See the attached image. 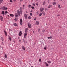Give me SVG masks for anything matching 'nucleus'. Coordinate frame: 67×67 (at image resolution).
<instances>
[{"label":"nucleus","mask_w":67,"mask_h":67,"mask_svg":"<svg viewBox=\"0 0 67 67\" xmlns=\"http://www.w3.org/2000/svg\"><path fill=\"white\" fill-rule=\"evenodd\" d=\"M20 2H22V1H23V0H20Z\"/></svg>","instance_id":"nucleus-44"},{"label":"nucleus","mask_w":67,"mask_h":67,"mask_svg":"<svg viewBox=\"0 0 67 67\" xmlns=\"http://www.w3.org/2000/svg\"><path fill=\"white\" fill-rule=\"evenodd\" d=\"M48 8H50L52 7H53V5H50L48 6Z\"/></svg>","instance_id":"nucleus-11"},{"label":"nucleus","mask_w":67,"mask_h":67,"mask_svg":"<svg viewBox=\"0 0 67 67\" xmlns=\"http://www.w3.org/2000/svg\"><path fill=\"white\" fill-rule=\"evenodd\" d=\"M1 40H2V41H3V37H1Z\"/></svg>","instance_id":"nucleus-30"},{"label":"nucleus","mask_w":67,"mask_h":67,"mask_svg":"<svg viewBox=\"0 0 67 67\" xmlns=\"http://www.w3.org/2000/svg\"><path fill=\"white\" fill-rule=\"evenodd\" d=\"M27 30H28V29H27V28H26L25 29V32H27Z\"/></svg>","instance_id":"nucleus-25"},{"label":"nucleus","mask_w":67,"mask_h":67,"mask_svg":"<svg viewBox=\"0 0 67 67\" xmlns=\"http://www.w3.org/2000/svg\"><path fill=\"white\" fill-rule=\"evenodd\" d=\"M47 10V9L46 8L45 9V11H46Z\"/></svg>","instance_id":"nucleus-51"},{"label":"nucleus","mask_w":67,"mask_h":67,"mask_svg":"<svg viewBox=\"0 0 67 67\" xmlns=\"http://www.w3.org/2000/svg\"><path fill=\"white\" fill-rule=\"evenodd\" d=\"M2 9L3 10H7L8 8L7 7L6 8L5 6H3V7Z\"/></svg>","instance_id":"nucleus-2"},{"label":"nucleus","mask_w":67,"mask_h":67,"mask_svg":"<svg viewBox=\"0 0 67 67\" xmlns=\"http://www.w3.org/2000/svg\"><path fill=\"white\" fill-rule=\"evenodd\" d=\"M17 13H16L15 14V16L16 17H18V15L19 16H20V10H17Z\"/></svg>","instance_id":"nucleus-1"},{"label":"nucleus","mask_w":67,"mask_h":67,"mask_svg":"<svg viewBox=\"0 0 67 67\" xmlns=\"http://www.w3.org/2000/svg\"><path fill=\"white\" fill-rule=\"evenodd\" d=\"M30 15L31 16H32V14L31 13H30Z\"/></svg>","instance_id":"nucleus-46"},{"label":"nucleus","mask_w":67,"mask_h":67,"mask_svg":"<svg viewBox=\"0 0 67 67\" xmlns=\"http://www.w3.org/2000/svg\"><path fill=\"white\" fill-rule=\"evenodd\" d=\"M19 10L20 12L22 11V7H20Z\"/></svg>","instance_id":"nucleus-22"},{"label":"nucleus","mask_w":67,"mask_h":67,"mask_svg":"<svg viewBox=\"0 0 67 67\" xmlns=\"http://www.w3.org/2000/svg\"><path fill=\"white\" fill-rule=\"evenodd\" d=\"M3 31L4 33H5V36H7V32L6 31H5V30H4Z\"/></svg>","instance_id":"nucleus-12"},{"label":"nucleus","mask_w":67,"mask_h":67,"mask_svg":"<svg viewBox=\"0 0 67 67\" xmlns=\"http://www.w3.org/2000/svg\"><path fill=\"white\" fill-rule=\"evenodd\" d=\"M31 12H32V11L31 10Z\"/></svg>","instance_id":"nucleus-62"},{"label":"nucleus","mask_w":67,"mask_h":67,"mask_svg":"<svg viewBox=\"0 0 67 67\" xmlns=\"http://www.w3.org/2000/svg\"><path fill=\"white\" fill-rule=\"evenodd\" d=\"M3 1V0H0V4L1 3H2V2Z\"/></svg>","instance_id":"nucleus-26"},{"label":"nucleus","mask_w":67,"mask_h":67,"mask_svg":"<svg viewBox=\"0 0 67 67\" xmlns=\"http://www.w3.org/2000/svg\"><path fill=\"white\" fill-rule=\"evenodd\" d=\"M10 15L11 17H13L14 16V15L11 14H10Z\"/></svg>","instance_id":"nucleus-14"},{"label":"nucleus","mask_w":67,"mask_h":67,"mask_svg":"<svg viewBox=\"0 0 67 67\" xmlns=\"http://www.w3.org/2000/svg\"><path fill=\"white\" fill-rule=\"evenodd\" d=\"M23 7H25V5H23Z\"/></svg>","instance_id":"nucleus-49"},{"label":"nucleus","mask_w":67,"mask_h":67,"mask_svg":"<svg viewBox=\"0 0 67 67\" xmlns=\"http://www.w3.org/2000/svg\"><path fill=\"white\" fill-rule=\"evenodd\" d=\"M60 1H63V0H60Z\"/></svg>","instance_id":"nucleus-57"},{"label":"nucleus","mask_w":67,"mask_h":67,"mask_svg":"<svg viewBox=\"0 0 67 67\" xmlns=\"http://www.w3.org/2000/svg\"><path fill=\"white\" fill-rule=\"evenodd\" d=\"M23 22V21L22 19H20V24L21 25H22V23Z\"/></svg>","instance_id":"nucleus-7"},{"label":"nucleus","mask_w":67,"mask_h":67,"mask_svg":"<svg viewBox=\"0 0 67 67\" xmlns=\"http://www.w3.org/2000/svg\"><path fill=\"white\" fill-rule=\"evenodd\" d=\"M58 7L59 9H60L61 8V7H60V5L59 4H58Z\"/></svg>","instance_id":"nucleus-18"},{"label":"nucleus","mask_w":67,"mask_h":67,"mask_svg":"<svg viewBox=\"0 0 67 67\" xmlns=\"http://www.w3.org/2000/svg\"><path fill=\"white\" fill-rule=\"evenodd\" d=\"M18 35L19 36H21V35H22V31H20Z\"/></svg>","instance_id":"nucleus-6"},{"label":"nucleus","mask_w":67,"mask_h":67,"mask_svg":"<svg viewBox=\"0 0 67 67\" xmlns=\"http://www.w3.org/2000/svg\"><path fill=\"white\" fill-rule=\"evenodd\" d=\"M51 34H52V32H51Z\"/></svg>","instance_id":"nucleus-58"},{"label":"nucleus","mask_w":67,"mask_h":67,"mask_svg":"<svg viewBox=\"0 0 67 67\" xmlns=\"http://www.w3.org/2000/svg\"><path fill=\"white\" fill-rule=\"evenodd\" d=\"M5 14L8 13V12L7 11H6L5 12Z\"/></svg>","instance_id":"nucleus-35"},{"label":"nucleus","mask_w":67,"mask_h":67,"mask_svg":"<svg viewBox=\"0 0 67 67\" xmlns=\"http://www.w3.org/2000/svg\"><path fill=\"white\" fill-rule=\"evenodd\" d=\"M44 8H41L40 9V12H42V11H43V10H44Z\"/></svg>","instance_id":"nucleus-5"},{"label":"nucleus","mask_w":67,"mask_h":67,"mask_svg":"<svg viewBox=\"0 0 67 67\" xmlns=\"http://www.w3.org/2000/svg\"><path fill=\"white\" fill-rule=\"evenodd\" d=\"M36 0V1H38V0Z\"/></svg>","instance_id":"nucleus-61"},{"label":"nucleus","mask_w":67,"mask_h":67,"mask_svg":"<svg viewBox=\"0 0 67 67\" xmlns=\"http://www.w3.org/2000/svg\"><path fill=\"white\" fill-rule=\"evenodd\" d=\"M7 16H8V17H10V16L8 14L7 15Z\"/></svg>","instance_id":"nucleus-50"},{"label":"nucleus","mask_w":67,"mask_h":67,"mask_svg":"<svg viewBox=\"0 0 67 67\" xmlns=\"http://www.w3.org/2000/svg\"><path fill=\"white\" fill-rule=\"evenodd\" d=\"M36 13L37 14H38V11H37L36 12Z\"/></svg>","instance_id":"nucleus-48"},{"label":"nucleus","mask_w":67,"mask_h":67,"mask_svg":"<svg viewBox=\"0 0 67 67\" xmlns=\"http://www.w3.org/2000/svg\"><path fill=\"white\" fill-rule=\"evenodd\" d=\"M39 24V21H37L36 22V25H38Z\"/></svg>","instance_id":"nucleus-8"},{"label":"nucleus","mask_w":67,"mask_h":67,"mask_svg":"<svg viewBox=\"0 0 67 67\" xmlns=\"http://www.w3.org/2000/svg\"><path fill=\"white\" fill-rule=\"evenodd\" d=\"M33 33H34V31H33Z\"/></svg>","instance_id":"nucleus-54"},{"label":"nucleus","mask_w":67,"mask_h":67,"mask_svg":"<svg viewBox=\"0 0 67 67\" xmlns=\"http://www.w3.org/2000/svg\"><path fill=\"white\" fill-rule=\"evenodd\" d=\"M2 45H3H3H4V44L3 42H2Z\"/></svg>","instance_id":"nucleus-40"},{"label":"nucleus","mask_w":67,"mask_h":67,"mask_svg":"<svg viewBox=\"0 0 67 67\" xmlns=\"http://www.w3.org/2000/svg\"><path fill=\"white\" fill-rule=\"evenodd\" d=\"M1 14H3V15H4V11H2Z\"/></svg>","instance_id":"nucleus-21"},{"label":"nucleus","mask_w":67,"mask_h":67,"mask_svg":"<svg viewBox=\"0 0 67 67\" xmlns=\"http://www.w3.org/2000/svg\"><path fill=\"white\" fill-rule=\"evenodd\" d=\"M27 25H28V28H31V24L29 23H28Z\"/></svg>","instance_id":"nucleus-3"},{"label":"nucleus","mask_w":67,"mask_h":67,"mask_svg":"<svg viewBox=\"0 0 67 67\" xmlns=\"http://www.w3.org/2000/svg\"><path fill=\"white\" fill-rule=\"evenodd\" d=\"M14 25L15 26H18V24L16 23H15L14 24Z\"/></svg>","instance_id":"nucleus-15"},{"label":"nucleus","mask_w":67,"mask_h":67,"mask_svg":"<svg viewBox=\"0 0 67 67\" xmlns=\"http://www.w3.org/2000/svg\"><path fill=\"white\" fill-rule=\"evenodd\" d=\"M36 20V18H35L34 19V20L35 21Z\"/></svg>","instance_id":"nucleus-47"},{"label":"nucleus","mask_w":67,"mask_h":67,"mask_svg":"<svg viewBox=\"0 0 67 67\" xmlns=\"http://www.w3.org/2000/svg\"><path fill=\"white\" fill-rule=\"evenodd\" d=\"M46 25H47V24H46Z\"/></svg>","instance_id":"nucleus-63"},{"label":"nucleus","mask_w":67,"mask_h":67,"mask_svg":"<svg viewBox=\"0 0 67 67\" xmlns=\"http://www.w3.org/2000/svg\"><path fill=\"white\" fill-rule=\"evenodd\" d=\"M9 2H12V3L13 2L12 1V0H10L9 1Z\"/></svg>","instance_id":"nucleus-38"},{"label":"nucleus","mask_w":67,"mask_h":67,"mask_svg":"<svg viewBox=\"0 0 67 67\" xmlns=\"http://www.w3.org/2000/svg\"><path fill=\"white\" fill-rule=\"evenodd\" d=\"M22 48H23V49L24 50H25V47H24V46H22Z\"/></svg>","instance_id":"nucleus-16"},{"label":"nucleus","mask_w":67,"mask_h":67,"mask_svg":"<svg viewBox=\"0 0 67 67\" xmlns=\"http://www.w3.org/2000/svg\"><path fill=\"white\" fill-rule=\"evenodd\" d=\"M32 5H34V6H35V4L34 3H33Z\"/></svg>","instance_id":"nucleus-33"},{"label":"nucleus","mask_w":67,"mask_h":67,"mask_svg":"<svg viewBox=\"0 0 67 67\" xmlns=\"http://www.w3.org/2000/svg\"><path fill=\"white\" fill-rule=\"evenodd\" d=\"M31 67H33V66H31Z\"/></svg>","instance_id":"nucleus-59"},{"label":"nucleus","mask_w":67,"mask_h":67,"mask_svg":"<svg viewBox=\"0 0 67 67\" xmlns=\"http://www.w3.org/2000/svg\"><path fill=\"white\" fill-rule=\"evenodd\" d=\"M52 38V36H50L49 37H47V38H48V39H49L50 38L51 39Z\"/></svg>","instance_id":"nucleus-27"},{"label":"nucleus","mask_w":67,"mask_h":67,"mask_svg":"<svg viewBox=\"0 0 67 67\" xmlns=\"http://www.w3.org/2000/svg\"><path fill=\"white\" fill-rule=\"evenodd\" d=\"M27 35V33H25L24 34V38H26V36Z\"/></svg>","instance_id":"nucleus-10"},{"label":"nucleus","mask_w":67,"mask_h":67,"mask_svg":"<svg viewBox=\"0 0 67 67\" xmlns=\"http://www.w3.org/2000/svg\"><path fill=\"white\" fill-rule=\"evenodd\" d=\"M45 64L46 65V66H48V64L47 63L45 62Z\"/></svg>","instance_id":"nucleus-23"},{"label":"nucleus","mask_w":67,"mask_h":67,"mask_svg":"<svg viewBox=\"0 0 67 67\" xmlns=\"http://www.w3.org/2000/svg\"><path fill=\"white\" fill-rule=\"evenodd\" d=\"M31 8L32 9H34V7L33 6L31 7Z\"/></svg>","instance_id":"nucleus-31"},{"label":"nucleus","mask_w":67,"mask_h":67,"mask_svg":"<svg viewBox=\"0 0 67 67\" xmlns=\"http://www.w3.org/2000/svg\"><path fill=\"white\" fill-rule=\"evenodd\" d=\"M20 14H22V11H20Z\"/></svg>","instance_id":"nucleus-45"},{"label":"nucleus","mask_w":67,"mask_h":67,"mask_svg":"<svg viewBox=\"0 0 67 67\" xmlns=\"http://www.w3.org/2000/svg\"><path fill=\"white\" fill-rule=\"evenodd\" d=\"M24 17L26 19H27V16L26 14H24Z\"/></svg>","instance_id":"nucleus-9"},{"label":"nucleus","mask_w":67,"mask_h":67,"mask_svg":"<svg viewBox=\"0 0 67 67\" xmlns=\"http://www.w3.org/2000/svg\"><path fill=\"white\" fill-rule=\"evenodd\" d=\"M44 32H45V30H43V31H42V33H44Z\"/></svg>","instance_id":"nucleus-41"},{"label":"nucleus","mask_w":67,"mask_h":67,"mask_svg":"<svg viewBox=\"0 0 67 67\" xmlns=\"http://www.w3.org/2000/svg\"><path fill=\"white\" fill-rule=\"evenodd\" d=\"M60 15H57V16H60Z\"/></svg>","instance_id":"nucleus-52"},{"label":"nucleus","mask_w":67,"mask_h":67,"mask_svg":"<svg viewBox=\"0 0 67 67\" xmlns=\"http://www.w3.org/2000/svg\"><path fill=\"white\" fill-rule=\"evenodd\" d=\"M54 1H56V0H53Z\"/></svg>","instance_id":"nucleus-55"},{"label":"nucleus","mask_w":67,"mask_h":67,"mask_svg":"<svg viewBox=\"0 0 67 67\" xmlns=\"http://www.w3.org/2000/svg\"><path fill=\"white\" fill-rule=\"evenodd\" d=\"M0 19L1 21H3V17L2 16H0Z\"/></svg>","instance_id":"nucleus-4"},{"label":"nucleus","mask_w":67,"mask_h":67,"mask_svg":"<svg viewBox=\"0 0 67 67\" xmlns=\"http://www.w3.org/2000/svg\"><path fill=\"white\" fill-rule=\"evenodd\" d=\"M45 4H46V2L45 1H44V2H43V3L42 5H45Z\"/></svg>","instance_id":"nucleus-17"},{"label":"nucleus","mask_w":67,"mask_h":67,"mask_svg":"<svg viewBox=\"0 0 67 67\" xmlns=\"http://www.w3.org/2000/svg\"><path fill=\"white\" fill-rule=\"evenodd\" d=\"M36 5H38V2L36 3Z\"/></svg>","instance_id":"nucleus-36"},{"label":"nucleus","mask_w":67,"mask_h":67,"mask_svg":"<svg viewBox=\"0 0 67 67\" xmlns=\"http://www.w3.org/2000/svg\"><path fill=\"white\" fill-rule=\"evenodd\" d=\"M42 13H40V14H39V16H42Z\"/></svg>","instance_id":"nucleus-32"},{"label":"nucleus","mask_w":67,"mask_h":67,"mask_svg":"<svg viewBox=\"0 0 67 67\" xmlns=\"http://www.w3.org/2000/svg\"><path fill=\"white\" fill-rule=\"evenodd\" d=\"M47 63L48 64H51V63L52 62H51V61H47Z\"/></svg>","instance_id":"nucleus-24"},{"label":"nucleus","mask_w":67,"mask_h":67,"mask_svg":"<svg viewBox=\"0 0 67 67\" xmlns=\"http://www.w3.org/2000/svg\"><path fill=\"white\" fill-rule=\"evenodd\" d=\"M28 19H31V17L30 16H29L28 17Z\"/></svg>","instance_id":"nucleus-37"},{"label":"nucleus","mask_w":67,"mask_h":67,"mask_svg":"<svg viewBox=\"0 0 67 67\" xmlns=\"http://www.w3.org/2000/svg\"><path fill=\"white\" fill-rule=\"evenodd\" d=\"M17 20V19L16 18H15L14 19V20H15V21H16Z\"/></svg>","instance_id":"nucleus-42"},{"label":"nucleus","mask_w":67,"mask_h":67,"mask_svg":"<svg viewBox=\"0 0 67 67\" xmlns=\"http://www.w3.org/2000/svg\"><path fill=\"white\" fill-rule=\"evenodd\" d=\"M39 62H41V59H39Z\"/></svg>","instance_id":"nucleus-43"},{"label":"nucleus","mask_w":67,"mask_h":67,"mask_svg":"<svg viewBox=\"0 0 67 67\" xmlns=\"http://www.w3.org/2000/svg\"><path fill=\"white\" fill-rule=\"evenodd\" d=\"M28 7L29 8H31V5H29Z\"/></svg>","instance_id":"nucleus-34"},{"label":"nucleus","mask_w":67,"mask_h":67,"mask_svg":"<svg viewBox=\"0 0 67 67\" xmlns=\"http://www.w3.org/2000/svg\"><path fill=\"white\" fill-rule=\"evenodd\" d=\"M44 49H46L47 48V47H44Z\"/></svg>","instance_id":"nucleus-39"},{"label":"nucleus","mask_w":67,"mask_h":67,"mask_svg":"<svg viewBox=\"0 0 67 67\" xmlns=\"http://www.w3.org/2000/svg\"><path fill=\"white\" fill-rule=\"evenodd\" d=\"M9 38L8 39L10 40V41H12V39H11V37L10 36H9L8 37Z\"/></svg>","instance_id":"nucleus-13"},{"label":"nucleus","mask_w":67,"mask_h":67,"mask_svg":"<svg viewBox=\"0 0 67 67\" xmlns=\"http://www.w3.org/2000/svg\"><path fill=\"white\" fill-rule=\"evenodd\" d=\"M21 40H19V42H21Z\"/></svg>","instance_id":"nucleus-53"},{"label":"nucleus","mask_w":67,"mask_h":67,"mask_svg":"<svg viewBox=\"0 0 67 67\" xmlns=\"http://www.w3.org/2000/svg\"><path fill=\"white\" fill-rule=\"evenodd\" d=\"M18 39H20V38H19V37H18Z\"/></svg>","instance_id":"nucleus-56"},{"label":"nucleus","mask_w":67,"mask_h":67,"mask_svg":"<svg viewBox=\"0 0 67 67\" xmlns=\"http://www.w3.org/2000/svg\"><path fill=\"white\" fill-rule=\"evenodd\" d=\"M40 31H41V29L39 28L38 29V32H40Z\"/></svg>","instance_id":"nucleus-29"},{"label":"nucleus","mask_w":67,"mask_h":67,"mask_svg":"<svg viewBox=\"0 0 67 67\" xmlns=\"http://www.w3.org/2000/svg\"><path fill=\"white\" fill-rule=\"evenodd\" d=\"M56 2H54L53 3V5H56Z\"/></svg>","instance_id":"nucleus-20"},{"label":"nucleus","mask_w":67,"mask_h":67,"mask_svg":"<svg viewBox=\"0 0 67 67\" xmlns=\"http://www.w3.org/2000/svg\"><path fill=\"white\" fill-rule=\"evenodd\" d=\"M4 57H5V58H7V54H5Z\"/></svg>","instance_id":"nucleus-28"},{"label":"nucleus","mask_w":67,"mask_h":67,"mask_svg":"<svg viewBox=\"0 0 67 67\" xmlns=\"http://www.w3.org/2000/svg\"><path fill=\"white\" fill-rule=\"evenodd\" d=\"M1 47V46H0V47Z\"/></svg>","instance_id":"nucleus-60"},{"label":"nucleus","mask_w":67,"mask_h":67,"mask_svg":"<svg viewBox=\"0 0 67 67\" xmlns=\"http://www.w3.org/2000/svg\"><path fill=\"white\" fill-rule=\"evenodd\" d=\"M41 13H42V14H43L44 15L45 14V13L44 12H42Z\"/></svg>","instance_id":"nucleus-19"}]
</instances>
